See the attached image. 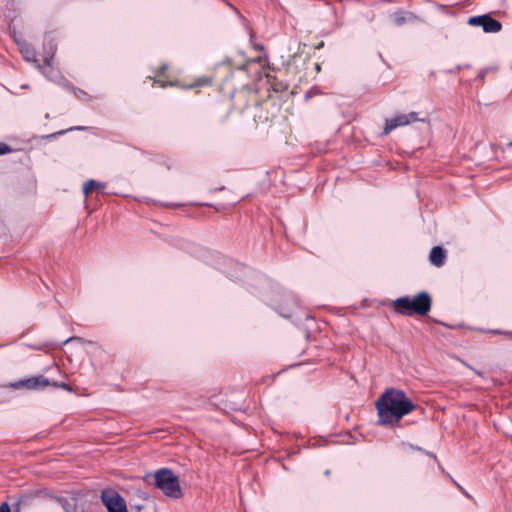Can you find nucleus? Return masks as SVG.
<instances>
[{
  "label": "nucleus",
  "instance_id": "1",
  "mask_svg": "<svg viewBox=\"0 0 512 512\" xmlns=\"http://www.w3.org/2000/svg\"><path fill=\"white\" fill-rule=\"evenodd\" d=\"M417 408L404 391L395 388L386 389L376 401L379 425H393Z\"/></svg>",
  "mask_w": 512,
  "mask_h": 512
},
{
  "label": "nucleus",
  "instance_id": "2",
  "mask_svg": "<svg viewBox=\"0 0 512 512\" xmlns=\"http://www.w3.org/2000/svg\"><path fill=\"white\" fill-rule=\"evenodd\" d=\"M431 305L432 300L427 292H420L414 297H400L393 302L395 312L406 316H424L430 311Z\"/></svg>",
  "mask_w": 512,
  "mask_h": 512
},
{
  "label": "nucleus",
  "instance_id": "3",
  "mask_svg": "<svg viewBox=\"0 0 512 512\" xmlns=\"http://www.w3.org/2000/svg\"><path fill=\"white\" fill-rule=\"evenodd\" d=\"M154 484L166 496L178 499L182 496L178 477L168 468H161L155 471Z\"/></svg>",
  "mask_w": 512,
  "mask_h": 512
},
{
  "label": "nucleus",
  "instance_id": "4",
  "mask_svg": "<svg viewBox=\"0 0 512 512\" xmlns=\"http://www.w3.org/2000/svg\"><path fill=\"white\" fill-rule=\"evenodd\" d=\"M101 501L108 512H128L126 501L113 489L103 490Z\"/></svg>",
  "mask_w": 512,
  "mask_h": 512
},
{
  "label": "nucleus",
  "instance_id": "5",
  "mask_svg": "<svg viewBox=\"0 0 512 512\" xmlns=\"http://www.w3.org/2000/svg\"><path fill=\"white\" fill-rule=\"evenodd\" d=\"M418 117V113L410 112L408 114H400L391 119H387L383 129V134L388 135L391 131L398 127L406 126L416 121H421Z\"/></svg>",
  "mask_w": 512,
  "mask_h": 512
},
{
  "label": "nucleus",
  "instance_id": "6",
  "mask_svg": "<svg viewBox=\"0 0 512 512\" xmlns=\"http://www.w3.org/2000/svg\"><path fill=\"white\" fill-rule=\"evenodd\" d=\"M467 23L471 26L482 27L486 33H497L502 28V24L488 14L469 17Z\"/></svg>",
  "mask_w": 512,
  "mask_h": 512
},
{
  "label": "nucleus",
  "instance_id": "7",
  "mask_svg": "<svg viewBox=\"0 0 512 512\" xmlns=\"http://www.w3.org/2000/svg\"><path fill=\"white\" fill-rule=\"evenodd\" d=\"M51 382L44 376H36L26 380H21L13 384L15 388L24 387L29 390L43 389L49 386Z\"/></svg>",
  "mask_w": 512,
  "mask_h": 512
},
{
  "label": "nucleus",
  "instance_id": "8",
  "mask_svg": "<svg viewBox=\"0 0 512 512\" xmlns=\"http://www.w3.org/2000/svg\"><path fill=\"white\" fill-rule=\"evenodd\" d=\"M446 259L445 251L440 246H435L432 248L429 256V260L431 264H433L436 267H441Z\"/></svg>",
  "mask_w": 512,
  "mask_h": 512
},
{
  "label": "nucleus",
  "instance_id": "9",
  "mask_svg": "<svg viewBox=\"0 0 512 512\" xmlns=\"http://www.w3.org/2000/svg\"><path fill=\"white\" fill-rule=\"evenodd\" d=\"M19 48L26 61L37 63L36 54L33 48L26 44H19Z\"/></svg>",
  "mask_w": 512,
  "mask_h": 512
},
{
  "label": "nucleus",
  "instance_id": "10",
  "mask_svg": "<svg viewBox=\"0 0 512 512\" xmlns=\"http://www.w3.org/2000/svg\"><path fill=\"white\" fill-rule=\"evenodd\" d=\"M105 187V183H102V182H97L93 179L85 182L84 186H83V193L88 196L89 194H91L93 191L97 190V189H102Z\"/></svg>",
  "mask_w": 512,
  "mask_h": 512
},
{
  "label": "nucleus",
  "instance_id": "11",
  "mask_svg": "<svg viewBox=\"0 0 512 512\" xmlns=\"http://www.w3.org/2000/svg\"><path fill=\"white\" fill-rule=\"evenodd\" d=\"M9 152H11V148L5 143H0V155L7 154Z\"/></svg>",
  "mask_w": 512,
  "mask_h": 512
},
{
  "label": "nucleus",
  "instance_id": "12",
  "mask_svg": "<svg viewBox=\"0 0 512 512\" xmlns=\"http://www.w3.org/2000/svg\"><path fill=\"white\" fill-rule=\"evenodd\" d=\"M50 385H53L55 387H60V388H63L65 390L71 391L70 386L68 384H66V383L57 384L56 382H54V383H51Z\"/></svg>",
  "mask_w": 512,
  "mask_h": 512
},
{
  "label": "nucleus",
  "instance_id": "13",
  "mask_svg": "<svg viewBox=\"0 0 512 512\" xmlns=\"http://www.w3.org/2000/svg\"><path fill=\"white\" fill-rule=\"evenodd\" d=\"M0 512H11L7 502H4L0 505Z\"/></svg>",
  "mask_w": 512,
  "mask_h": 512
},
{
  "label": "nucleus",
  "instance_id": "14",
  "mask_svg": "<svg viewBox=\"0 0 512 512\" xmlns=\"http://www.w3.org/2000/svg\"><path fill=\"white\" fill-rule=\"evenodd\" d=\"M405 22V18L403 16H396L395 23L397 25H402Z\"/></svg>",
  "mask_w": 512,
  "mask_h": 512
},
{
  "label": "nucleus",
  "instance_id": "15",
  "mask_svg": "<svg viewBox=\"0 0 512 512\" xmlns=\"http://www.w3.org/2000/svg\"><path fill=\"white\" fill-rule=\"evenodd\" d=\"M131 509L139 512L142 510V505H133L131 506Z\"/></svg>",
  "mask_w": 512,
  "mask_h": 512
},
{
  "label": "nucleus",
  "instance_id": "16",
  "mask_svg": "<svg viewBox=\"0 0 512 512\" xmlns=\"http://www.w3.org/2000/svg\"><path fill=\"white\" fill-rule=\"evenodd\" d=\"M156 83L160 84L161 87H165L166 84L162 82L161 80H155Z\"/></svg>",
  "mask_w": 512,
  "mask_h": 512
},
{
  "label": "nucleus",
  "instance_id": "17",
  "mask_svg": "<svg viewBox=\"0 0 512 512\" xmlns=\"http://www.w3.org/2000/svg\"><path fill=\"white\" fill-rule=\"evenodd\" d=\"M46 65H50V60L48 58L45 59Z\"/></svg>",
  "mask_w": 512,
  "mask_h": 512
},
{
  "label": "nucleus",
  "instance_id": "18",
  "mask_svg": "<svg viewBox=\"0 0 512 512\" xmlns=\"http://www.w3.org/2000/svg\"><path fill=\"white\" fill-rule=\"evenodd\" d=\"M37 68L39 69H43L42 66L40 64H37Z\"/></svg>",
  "mask_w": 512,
  "mask_h": 512
},
{
  "label": "nucleus",
  "instance_id": "19",
  "mask_svg": "<svg viewBox=\"0 0 512 512\" xmlns=\"http://www.w3.org/2000/svg\"><path fill=\"white\" fill-rule=\"evenodd\" d=\"M509 146H512V141L509 143Z\"/></svg>",
  "mask_w": 512,
  "mask_h": 512
},
{
  "label": "nucleus",
  "instance_id": "20",
  "mask_svg": "<svg viewBox=\"0 0 512 512\" xmlns=\"http://www.w3.org/2000/svg\"><path fill=\"white\" fill-rule=\"evenodd\" d=\"M3 345H0V347H2Z\"/></svg>",
  "mask_w": 512,
  "mask_h": 512
}]
</instances>
